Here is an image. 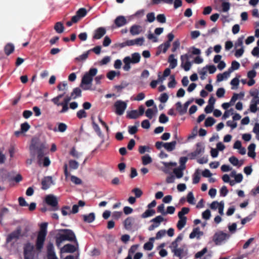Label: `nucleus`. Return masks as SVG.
Listing matches in <instances>:
<instances>
[{"label": "nucleus", "instance_id": "72a5a7b5", "mask_svg": "<svg viewBox=\"0 0 259 259\" xmlns=\"http://www.w3.org/2000/svg\"><path fill=\"white\" fill-rule=\"evenodd\" d=\"M65 93H64L63 94L59 95L57 97L53 98L52 99V101L55 105H57V106H61L63 107V102H60L59 100H60V99H61L65 95Z\"/></svg>", "mask_w": 259, "mask_h": 259}, {"label": "nucleus", "instance_id": "393cba45", "mask_svg": "<svg viewBox=\"0 0 259 259\" xmlns=\"http://www.w3.org/2000/svg\"><path fill=\"white\" fill-rule=\"evenodd\" d=\"M92 121V124H93V127L94 130L95 131V132L97 133V135L101 138H103V135L99 127V126L96 123V121L95 119V117L94 116H92L91 117Z\"/></svg>", "mask_w": 259, "mask_h": 259}, {"label": "nucleus", "instance_id": "a211bd4d", "mask_svg": "<svg viewBox=\"0 0 259 259\" xmlns=\"http://www.w3.org/2000/svg\"><path fill=\"white\" fill-rule=\"evenodd\" d=\"M52 184H53V180L51 177H45L41 181L42 189H48Z\"/></svg>", "mask_w": 259, "mask_h": 259}, {"label": "nucleus", "instance_id": "5701e85b", "mask_svg": "<svg viewBox=\"0 0 259 259\" xmlns=\"http://www.w3.org/2000/svg\"><path fill=\"white\" fill-rule=\"evenodd\" d=\"M76 249V248L75 246L70 244H68L64 245V247L61 248V252L72 253L75 251Z\"/></svg>", "mask_w": 259, "mask_h": 259}, {"label": "nucleus", "instance_id": "ddd939ff", "mask_svg": "<svg viewBox=\"0 0 259 259\" xmlns=\"http://www.w3.org/2000/svg\"><path fill=\"white\" fill-rule=\"evenodd\" d=\"M144 42V38L143 37L137 38L135 39L127 40L125 42L121 44L122 47L125 46H131L134 45L142 46Z\"/></svg>", "mask_w": 259, "mask_h": 259}, {"label": "nucleus", "instance_id": "de8ad7c7", "mask_svg": "<svg viewBox=\"0 0 259 259\" xmlns=\"http://www.w3.org/2000/svg\"><path fill=\"white\" fill-rule=\"evenodd\" d=\"M190 209L188 207H183L180 211L178 213V217H181V218H186V217H184V215L185 214H187Z\"/></svg>", "mask_w": 259, "mask_h": 259}, {"label": "nucleus", "instance_id": "49530a36", "mask_svg": "<svg viewBox=\"0 0 259 259\" xmlns=\"http://www.w3.org/2000/svg\"><path fill=\"white\" fill-rule=\"evenodd\" d=\"M200 179V172L199 171V170L197 169V170H196L194 174L193 183L195 184H197L198 183H199Z\"/></svg>", "mask_w": 259, "mask_h": 259}, {"label": "nucleus", "instance_id": "1a4fd4ad", "mask_svg": "<svg viewBox=\"0 0 259 259\" xmlns=\"http://www.w3.org/2000/svg\"><path fill=\"white\" fill-rule=\"evenodd\" d=\"M46 202L52 207L51 210L55 211L59 209L57 198L53 195H48L46 197Z\"/></svg>", "mask_w": 259, "mask_h": 259}, {"label": "nucleus", "instance_id": "a19ab883", "mask_svg": "<svg viewBox=\"0 0 259 259\" xmlns=\"http://www.w3.org/2000/svg\"><path fill=\"white\" fill-rule=\"evenodd\" d=\"M30 128V125L27 122H24L21 125V130L20 132H17V135L22 134L27 132Z\"/></svg>", "mask_w": 259, "mask_h": 259}, {"label": "nucleus", "instance_id": "9d476101", "mask_svg": "<svg viewBox=\"0 0 259 259\" xmlns=\"http://www.w3.org/2000/svg\"><path fill=\"white\" fill-rule=\"evenodd\" d=\"M16 241V231H13L7 236L6 247L10 250L15 248V242Z\"/></svg>", "mask_w": 259, "mask_h": 259}, {"label": "nucleus", "instance_id": "2eb2a0df", "mask_svg": "<svg viewBox=\"0 0 259 259\" xmlns=\"http://www.w3.org/2000/svg\"><path fill=\"white\" fill-rule=\"evenodd\" d=\"M192 100L187 101L182 107V105L181 102H178L176 103L177 110L180 112V113H185L187 112V108L189 105L192 103Z\"/></svg>", "mask_w": 259, "mask_h": 259}, {"label": "nucleus", "instance_id": "dca6fc26", "mask_svg": "<svg viewBox=\"0 0 259 259\" xmlns=\"http://www.w3.org/2000/svg\"><path fill=\"white\" fill-rule=\"evenodd\" d=\"M106 30L104 27H99L95 30L93 38L95 39H99L106 34Z\"/></svg>", "mask_w": 259, "mask_h": 259}, {"label": "nucleus", "instance_id": "f257e3e1", "mask_svg": "<svg viewBox=\"0 0 259 259\" xmlns=\"http://www.w3.org/2000/svg\"><path fill=\"white\" fill-rule=\"evenodd\" d=\"M45 148V143L41 142L39 139L35 137L32 139L31 144L30 146L31 154L34 157L36 154H37L38 164H42L44 166H48L50 164L49 158L47 157L43 158Z\"/></svg>", "mask_w": 259, "mask_h": 259}, {"label": "nucleus", "instance_id": "338daca9", "mask_svg": "<svg viewBox=\"0 0 259 259\" xmlns=\"http://www.w3.org/2000/svg\"><path fill=\"white\" fill-rule=\"evenodd\" d=\"M225 90L223 88H219L217 91L216 95L218 98H222L224 96Z\"/></svg>", "mask_w": 259, "mask_h": 259}, {"label": "nucleus", "instance_id": "6ab92c4d", "mask_svg": "<svg viewBox=\"0 0 259 259\" xmlns=\"http://www.w3.org/2000/svg\"><path fill=\"white\" fill-rule=\"evenodd\" d=\"M142 31V27L139 25H132L130 30V32L132 35L139 34Z\"/></svg>", "mask_w": 259, "mask_h": 259}, {"label": "nucleus", "instance_id": "e2e57ef3", "mask_svg": "<svg viewBox=\"0 0 259 259\" xmlns=\"http://www.w3.org/2000/svg\"><path fill=\"white\" fill-rule=\"evenodd\" d=\"M173 172L176 175V177L178 179H180L183 177V172L181 171V169H177V168H175L173 170Z\"/></svg>", "mask_w": 259, "mask_h": 259}, {"label": "nucleus", "instance_id": "b1692460", "mask_svg": "<svg viewBox=\"0 0 259 259\" xmlns=\"http://www.w3.org/2000/svg\"><path fill=\"white\" fill-rule=\"evenodd\" d=\"M162 164L164 166V168L162 169L163 171L165 173H169L170 171L171 167L176 166L177 165L176 162H162Z\"/></svg>", "mask_w": 259, "mask_h": 259}, {"label": "nucleus", "instance_id": "603ef678", "mask_svg": "<svg viewBox=\"0 0 259 259\" xmlns=\"http://www.w3.org/2000/svg\"><path fill=\"white\" fill-rule=\"evenodd\" d=\"M146 17L147 21L149 23L153 22L155 19V14L154 12H150L148 13L146 15Z\"/></svg>", "mask_w": 259, "mask_h": 259}, {"label": "nucleus", "instance_id": "473e14b6", "mask_svg": "<svg viewBox=\"0 0 259 259\" xmlns=\"http://www.w3.org/2000/svg\"><path fill=\"white\" fill-rule=\"evenodd\" d=\"M73 99H75L77 97H80L81 96V90L79 88H74L71 93Z\"/></svg>", "mask_w": 259, "mask_h": 259}, {"label": "nucleus", "instance_id": "6e6d98bb", "mask_svg": "<svg viewBox=\"0 0 259 259\" xmlns=\"http://www.w3.org/2000/svg\"><path fill=\"white\" fill-rule=\"evenodd\" d=\"M70 208L68 206H65L63 207L61 209V212L63 215H67L68 214H70Z\"/></svg>", "mask_w": 259, "mask_h": 259}, {"label": "nucleus", "instance_id": "bf43d9fd", "mask_svg": "<svg viewBox=\"0 0 259 259\" xmlns=\"http://www.w3.org/2000/svg\"><path fill=\"white\" fill-rule=\"evenodd\" d=\"M71 181L76 185H80L82 183L81 180L74 176H71Z\"/></svg>", "mask_w": 259, "mask_h": 259}, {"label": "nucleus", "instance_id": "e433bc0d", "mask_svg": "<svg viewBox=\"0 0 259 259\" xmlns=\"http://www.w3.org/2000/svg\"><path fill=\"white\" fill-rule=\"evenodd\" d=\"M141 56L139 53H134L132 55V58H131V61L132 63L136 64L140 62Z\"/></svg>", "mask_w": 259, "mask_h": 259}, {"label": "nucleus", "instance_id": "bb28decb", "mask_svg": "<svg viewBox=\"0 0 259 259\" xmlns=\"http://www.w3.org/2000/svg\"><path fill=\"white\" fill-rule=\"evenodd\" d=\"M82 217L85 222L91 223L95 219V214L94 212H91L88 215H82Z\"/></svg>", "mask_w": 259, "mask_h": 259}, {"label": "nucleus", "instance_id": "7ed1b4c3", "mask_svg": "<svg viewBox=\"0 0 259 259\" xmlns=\"http://www.w3.org/2000/svg\"><path fill=\"white\" fill-rule=\"evenodd\" d=\"M23 249L25 259H38V254L42 248L38 249L36 245L35 248L32 244L28 242L24 245Z\"/></svg>", "mask_w": 259, "mask_h": 259}, {"label": "nucleus", "instance_id": "4468645a", "mask_svg": "<svg viewBox=\"0 0 259 259\" xmlns=\"http://www.w3.org/2000/svg\"><path fill=\"white\" fill-rule=\"evenodd\" d=\"M114 107L116 113H123L126 108L127 103L125 102L118 100L114 103Z\"/></svg>", "mask_w": 259, "mask_h": 259}, {"label": "nucleus", "instance_id": "a878e982", "mask_svg": "<svg viewBox=\"0 0 259 259\" xmlns=\"http://www.w3.org/2000/svg\"><path fill=\"white\" fill-rule=\"evenodd\" d=\"M123 62L124 63V66H123V69L124 71H128L131 69V63L132 62L131 61V57L129 56L125 57L123 60Z\"/></svg>", "mask_w": 259, "mask_h": 259}, {"label": "nucleus", "instance_id": "f3484780", "mask_svg": "<svg viewBox=\"0 0 259 259\" xmlns=\"http://www.w3.org/2000/svg\"><path fill=\"white\" fill-rule=\"evenodd\" d=\"M127 23V20L123 16H117L114 20V24L117 27H120Z\"/></svg>", "mask_w": 259, "mask_h": 259}, {"label": "nucleus", "instance_id": "0eeeda50", "mask_svg": "<svg viewBox=\"0 0 259 259\" xmlns=\"http://www.w3.org/2000/svg\"><path fill=\"white\" fill-rule=\"evenodd\" d=\"M230 235L224 233L222 231H219L214 234L212 240L215 245H219L221 244L224 241L228 239Z\"/></svg>", "mask_w": 259, "mask_h": 259}, {"label": "nucleus", "instance_id": "3c124183", "mask_svg": "<svg viewBox=\"0 0 259 259\" xmlns=\"http://www.w3.org/2000/svg\"><path fill=\"white\" fill-rule=\"evenodd\" d=\"M239 67H240L239 63L236 61H233L231 63V67L229 69V70H230V71H232V70H237L239 68Z\"/></svg>", "mask_w": 259, "mask_h": 259}, {"label": "nucleus", "instance_id": "39448f33", "mask_svg": "<svg viewBox=\"0 0 259 259\" xmlns=\"http://www.w3.org/2000/svg\"><path fill=\"white\" fill-rule=\"evenodd\" d=\"M48 224L44 223L40 225V230L39 231L36 239V246L38 249L42 248L44 242L47 235V227Z\"/></svg>", "mask_w": 259, "mask_h": 259}, {"label": "nucleus", "instance_id": "412c9836", "mask_svg": "<svg viewBox=\"0 0 259 259\" xmlns=\"http://www.w3.org/2000/svg\"><path fill=\"white\" fill-rule=\"evenodd\" d=\"M135 222V219L133 217H128L124 221V226L125 229L131 230Z\"/></svg>", "mask_w": 259, "mask_h": 259}, {"label": "nucleus", "instance_id": "a18cd8bd", "mask_svg": "<svg viewBox=\"0 0 259 259\" xmlns=\"http://www.w3.org/2000/svg\"><path fill=\"white\" fill-rule=\"evenodd\" d=\"M76 14L80 18L85 17L87 14V11L85 8H82L78 9Z\"/></svg>", "mask_w": 259, "mask_h": 259}, {"label": "nucleus", "instance_id": "f03ea898", "mask_svg": "<svg viewBox=\"0 0 259 259\" xmlns=\"http://www.w3.org/2000/svg\"><path fill=\"white\" fill-rule=\"evenodd\" d=\"M98 70L96 68H91L88 72H86L81 79L80 87L84 90L91 89V85L93 77L97 74Z\"/></svg>", "mask_w": 259, "mask_h": 259}, {"label": "nucleus", "instance_id": "6e6552de", "mask_svg": "<svg viewBox=\"0 0 259 259\" xmlns=\"http://www.w3.org/2000/svg\"><path fill=\"white\" fill-rule=\"evenodd\" d=\"M188 250L186 244H183L180 247L175 250H173V253L175 256L179 258V259H186L188 254Z\"/></svg>", "mask_w": 259, "mask_h": 259}, {"label": "nucleus", "instance_id": "ea45409f", "mask_svg": "<svg viewBox=\"0 0 259 259\" xmlns=\"http://www.w3.org/2000/svg\"><path fill=\"white\" fill-rule=\"evenodd\" d=\"M90 52V51H88L86 52H84L82 55L75 58V60L77 61H82L85 60L88 58Z\"/></svg>", "mask_w": 259, "mask_h": 259}, {"label": "nucleus", "instance_id": "c85d7f7f", "mask_svg": "<svg viewBox=\"0 0 259 259\" xmlns=\"http://www.w3.org/2000/svg\"><path fill=\"white\" fill-rule=\"evenodd\" d=\"M176 144V141H174L170 143H164L163 147L167 151H171L175 149Z\"/></svg>", "mask_w": 259, "mask_h": 259}, {"label": "nucleus", "instance_id": "69168bd1", "mask_svg": "<svg viewBox=\"0 0 259 259\" xmlns=\"http://www.w3.org/2000/svg\"><path fill=\"white\" fill-rule=\"evenodd\" d=\"M168 99V96L166 93H163L162 94L159 98V100L162 103H165Z\"/></svg>", "mask_w": 259, "mask_h": 259}, {"label": "nucleus", "instance_id": "0e129e2a", "mask_svg": "<svg viewBox=\"0 0 259 259\" xmlns=\"http://www.w3.org/2000/svg\"><path fill=\"white\" fill-rule=\"evenodd\" d=\"M116 74H117V73L116 71H113V70H111V71H109L107 74V77L112 80H113L114 77L116 76Z\"/></svg>", "mask_w": 259, "mask_h": 259}, {"label": "nucleus", "instance_id": "864d4df0", "mask_svg": "<svg viewBox=\"0 0 259 259\" xmlns=\"http://www.w3.org/2000/svg\"><path fill=\"white\" fill-rule=\"evenodd\" d=\"M67 88V83L66 81L60 82L57 85L59 91H65Z\"/></svg>", "mask_w": 259, "mask_h": 259}, {"label": "nucleus", "instance_id": "2f4dec72", "mask_svg": "<svg viewBox=\"0 0 259 259\" xmlns=\"http://www.w3.org/2000/svg\"><path fill=\"white\" fill-rule=\"evenodd\" d=\"M255 148V145L254 144L252 143L249 145V146L248 147V156L252 157V158L255 157V153L254 152Z\"/></svg>", "mask_w": 259, "mask_h": 259}, {"label": "nucleus", "instance_id": "423d86ee", "mask_svg": "<svg viewBox=\"0 0 259 259\" xmlns=\"http://www.w3.org/2000/svg\"><path fill=\"white\" fill-rule=\"evenodd\" d=\"M19 225L17 227V238L20 237L26 236L29 231V224L26 220L19 222Z\"/></svg>", "mask_w": 259, "mask_h": 259}, {"label": "nucleus", "instance_id": "aec40b11", "mask_svg": "<svg viewBox=\"0 0 259 259\" xmlns=\"http://www.w3.org/2000/svg\"><path fill=\"white\" fill-rule=\"evenodd\" d=\"M72 99H73V97H72L71 95L70 96H66L65 97L63 101L62 102L63 105V108H62L61 110L60 111L61 112H65L68 110V103Z\"/></svg>", "mask_w": 259, "mask_h": 259}, {"label": "nucleus", "instance_id": "9b49d317", "mask_svg": "<svg viewBox=\"0 0 259 259\" xmlns=\"http://www.w3.org/2000/svg\"><path fill=\"white\" fill-rule=\"evenodd\" d=\"M204 151V147L203 146V144L202 143H198L196 144V150L194 152L189 154L188 156L190 159H193L199 154L203 153Z\"/></svg>", "mask_w": 259, "mask_h": 259}, {"label": "nucleus", "instance_id": "680f3d73", "mask_svg": "<svg viewBox=\"0 0 259 259\" xmlns=\"http://www.w3.org/2000/svg\"><path fill=\"white\" fill-rule=\"evenodd\" d=\"M156 19L157 21L161 23H164L166 22V17L163 14H158L156 17Z\"/></svg>", "mask_w": 259, "mask_h": 259}, {"label": "nucleus", "instance_id": "c9c22d12", "mask_svg": "<svg viewBox=\"0 0 259 259\" xmlns=\"http://www.w3.org/2000/svg\"><path fill=\"white\" fill-rule=\"evenodd\" d=\"M54 29L58 33H62L64 30V27L61 22H57L54 26Z\"/></svg>", "mask_w": 259, "mask_h": 259}, {"label": "nucleus", "instance_id": "f8f14e48", "mask_svg": "<svg viewBox=\"0 0 259 259\" xmlns=\"http://www.w3.org/2000/svg\"><path fill=\"white\" fill-rule=\"evenodd\" d=\"M189 56L186 54L181 56V60L182 62L181 66L186 71H189L191 67V63L189 61Z\"/></svg>", "mask_w": 259, "mask_h": 259}, {"label": "nucleus", "instance_id": "f704fd0d", "mask_svg": "<svg viewBox=\"0 0 259 259\" xmlns=\"http://www.w3.org/2000/svg\"><path fill=\"white\" fill-rule=\"evenodd\" d=\"M179 221H178L177 226V228H178V229L181 230L186 225V221H187V218L179 217Z\"/></svg>", "mask_w": 259, "mask_h": 259}, {"label": "nucleus", "instance_id": "c03bdc74", "mask_svg": "<svg viewBox=\"0 0 259 259\" xmlns=\"http://www.w3.org/2000/svg\"><path fill=\"white\" fill-rule=\"evenodd\" d=\"M170 46V44H169L168 42L165 41V42L160 45L159 46L158 49H161L162 50V52L163 53H165Z\"/></svg>", "mask_w": 259, "mask_h": 259}, {"label": "nucleus", "instance_id": "37998d69", "mask_svg": "<svg viewBox=\"0 0 259 259\" xmlns=\"http://www.w3.org/2000/svg\"><path fill=\"white\" fill-rule=\"evenodd\" d=\"M142 163L144 165H147L152 162V160L149 155H145L142 157Z\"/></svg>", "mask_w": 259, "mask_h": 259}, {"label": "nucleus", "instance_id": "cd10ccee", "mask_svg": "<svg viewBox=\"0 0 259 259\" xmlns=\"http://www.w3.org/2000/svg\"><path fill=\"white\" fill-rule=\"evenodd\" d=\"M85 202L82 200H79L78 202V204L73 205L72 206V210L70 211L71 213H76L78 212L79 207H83L85 205Z\"/></svg>", "mask_w": 259, "mask_h": 259}, {"label": "nucleus", "instance_id": "4d7b16f0", "mask_svg": "<svg viewBox=\"0 0 259 259\" xmlns=\"http://www.w3.org/2000/svg\"><path fill=\"white\" fill-rule=\"evenodd\" d=\"M132 192L135 194V196L137 198L140 197L143 194V192L142 190L138 188L133 189L132 190Z\"/></svg>", "mask_w": 259, "mask_h": 259}, {"label": "nucleus", "instance_id": "4be33fe9", "mask_svg": "<svg viewBox=\"0 0 259 259\" xmlns=\"http://www.w3.org/2000/svg\"><path fill=\"white\" fill-rule=\"evenodd\" d=\"M48 259H58L54 252L52 244H50L48 246Z\"/></svg>", "mask_w": 259, "mask_h": 259}, {"label": "nucleus", "instance_id": "13d9d810", "mask_svg": "<svg viewBox=\"0 0 259 259\" xmlns=\"http://www.w3.org/2000/svg\"><path fill=\"white\" fill-rule=\"evenodd\" d=\"M170 78L171 79V81H170L167 84V86L169 88H174L175 87L177 82L175 80V76L171 75Z\"/></svg>", "mask_w": 259, "mask_h": 259}, {"label": "nucleus", "instance_id": "79ce46f5", "mask_svg": "<svg viewBox=\"0 0 259 259\" xmlns=\"http://www.w3.org/2000/svg\"><path fill=\"white\" fill-rule=\"evenodd\" d=\"M155 213V211L154 210L148 209L146 210L143 213H142L141 217L142 218H146L153 215Z\"/></svg>", "mask_w": 259, "mask_h": 259}, {"label": "nucleus", "instance_id": "774afa93", "mask_svg": "<svg viewBox=\"0 0 259 259\" xmlns=\"http://www.w3.org/2000/svg\"><path fill=\"white\" fill-rule=\"evenodd\" d=\"M207 251V249L206 247L204 248L202 250L198 251L197 252L195 255V257L196 258H200L202 257L205 253H206Z\"/></svg>", "mask_w": 259, "mask_h": 259}, {"label": "nucleus", "instance_id": "8fccbe9b", "mask_svg": "<svg viewBox=\"0 0 259 259\" xmlns=\"http://www.w3.org/2000/svg\"><path fill=\"white\" fill-rule=\"evenodd\" d=\"M69 165L70 167L73 169H76L78 168L79 164L78 162L75 160H70L69 161Z\"/></svg>", "mask_w": 259, "mask_h": 259}, {"label": "nucleus", "instance_id": "c756f323", "mask_svg": "<svg viewBox=\"0 0 259 259\" xmlns=\"http://www.w3.org/2000/svg\"><path fill=\"white\" fill-rule=\"evenodd\" d=\"M168 62L169 63V67L171 69L175 68L177 65V60L175 58L174 54H171L169 56Z\"/></svg>", "mask_w": 259, "mask_h": 259}, {"label": "nucleus", "instance_id": "7c9ffc66", "mask_svg": "<svg viewBox=\"0 0 259 259\" xmlns=\"http://www.w3.org/2000/svg\"><path fill=\"white\" fill-rule=\"evenodd\" d=\"M202 234L203 233L201 232L199 228L197 227L193 230V231L189 235V237L191 239L194 238L195 237L199 238L200 235H202Z\"/></svg>", "mask_w": 259, "mask_h": 259}, {"label": "nucleus", "instance_id": "09e8293b", "mask_svg": "<svg viewBox=\"0 0 259 259\" xmlns=\"http://www.w3.org/2000/svg\"><path fill=\"white\" fill-rule=\"evenodd\" d=\"M231 5L230 3L224 2L222 3V11L223 12H228L230 9Z\"/></svg>", "mask_w": 259, "mask_h": 259}, {"label": "nucleus", "instance_id": "4c0bfd02", "mask_svg": "<svg viewBox=\"0 0 259 259\" xmlns=\"http://www.w3.org/2000/svg\"><path fill=\"white\" fill-rule=\"evenodd\" d=\"M229 162L234 166L240 167L242 164V162H240L239 160L235 156H231L229 159Z\"/></svg>", "mask_w": 259, "mask_h": 259}, {"label": "nucleus", "instance_id": "20e7f679", "mask_svg": "<svg viewBox=\"0 0 259 259\" xmlns=\"http://www.w3.org/2000/svg\"><path fill=\"white\" fill-rule=\"evenodd\" d=\"M62 233H60L56 237V245L60 246L61 243L66 240L72 241L75 240V236L74 233L70 230H62Z\"/></svg>", "mask_w": 259, "mask_h": 259}, {"label": "nucleus", "instance_id": "052dcab7", "mask_svg": "<svg viewBox=\"0 0 259 259\" xmlns=\"http://www.w3.org/2000/svg\"><path fill=\"white\" fill-rule=\"evenodd\" d=\"M215 122V120L212 117L207 118L205 121V125L206 126H211Z\"/></svg>", "mask_w": 259, "mask_h": 259}, {"label": "nucleus", "instance_id": "58836bf2", "mask_svg": "<svg viewBox=\"0 0 259 259\" xmlns=\"http://www.w3.org/2000/svg\"><path fill=\"white\" fill-rule=\"evenodd\" d=\"M128 85V83L122 81L119 85H115L114 88L117 90V92H120L122 89L125 88Z\"/></svg>", "mask_w": 259, "mask_h": 259}, {"label": "nucleus", "instance_id": "5fc2aeb1", "mask_svg": "<svg viewBox=\"0 0 259 259\" xmlns=\"http://www.w3.org/2000/svg\"><path fill=\"white\" fill-rule=\"evenodd\" d=\"M164 221V218L161 216L158 215L156 218L153 219L151 221L153 222L154 224H158V226L160 225V223Z\"/></svg>", "mask_w": 259, "mask_h": 259}]
</instances>
